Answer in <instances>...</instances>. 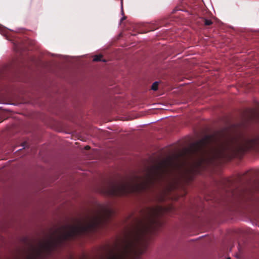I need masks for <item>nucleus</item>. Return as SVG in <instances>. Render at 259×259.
I'll list each match as a JSON object with an SVG mask.
<instances>
[{
    "label": "nucleus",
    "mask_w": 259,
    "mask_h": 259,
    "mask_svg": "<svg viewBox=\"0 0 259 259\" xmlns=\"http://www.w3.org/2000/svg\"><path fill=\"white\" fill-rule=\"evenodd\" d=\"M212 24V22L210 20H206L205 21V24L206 25H210Z\"/></svg>",
    "instance_id": "obj_9"
},
{
    "label": "nucleus",
    "mask_w": 259,
    "mask_h": 259,
    "mask_svg": "<svg viewBox=\"0 0 259 259\" xmlns=\"http://www.w3.org/2000/svg\"><path fill=\"white\" fill-rule=\"evenodd\" d=\"M102 57V55H95L94 56L93 61H101Z\"/></svg>",
    "instance_id": "obj_7"
},
{
    "label": "nucleus",
    "mask_w": 259,
    "mask_h": 259,
    "mask_svg": "<svg viewBox=\"0 0 259 259\" xmlns=\"http://www.w3.org/2000/svg\"><path fill=\"white\" fill-rule=\"evenodd\" d=\"M121 8L122 13H123V0H121Z\"/></svg>",
    "instance_id": "obj_10"
},
{
    "label": "nucleus",
    "mask_w": 259,
    "mask_h": 259,
    "mask_svg": "<svg viewBox=\"0 0 259 259\" xmlns=\"http://www.w3.org/2000/svg\"><path fill=\"white\" fill-rule=\"evenodd\" d=\"M166 209L161 206L146 207L142 218L136 220V224L126 235L121 246L115 252H111L107 259H138L144 253L149 236L154 234L161 227L160 217Z\"/></svg>",
    "instance_id": "obj_1"
},
{
    "label": "nucleus",
    "mask_w": 259,
    "mask_h": 259,
    "mask_svg": "<svg viewBox=\"0 0 259 259\" xmlns=\"http://www.w3.org/2000/svg\"><path fill=\"white\" fill-rule=\"evenodd\" d=\"M147 182H111L107 188V193L111 196H121L139 191L145 188Z\"/></svg>",
    "instance_id": "obj_5"
},
{
    "label": "nucleus",
    "mask_w": 259,
    "mask_h": 259,
    "mask_svg": "<svg viewBox=\"0 0 259 259\" xmlns=\"http://www.w3.org/2000/svg\"><path fill=\"white\" fill-rule=\"evenodd\" d=\"M158 164L149 168L147 176V181H151L162 177L167 167H175L181 169L183 171L181 174V178L192 181L195 175L200 174V169L203 168V164L206 163H156Z\"/></svg>",
    "instance_id": "obj_4"
},
{
    "label": "nucleus",
    "mask_w": 259,
    "mask_h": 259,
    "mask_svg": "<svg viewBox=\"0 0 259 259\" xmlns=\"http://www.w3.org/2000/svg\"><path fill=\"white\" fill-rule=\"evenodd\" d=\"M112 211L102 207L92 212L81 220H76L74 225H62L57 228L46 240L40 241L36 247L31 245L30 250L33 256H39L42 251L51 252L64 242L75 239L77 236L96 231L104 227L109 222Z\"/></svg>",
    "instance_id": "obj_3"
},
{
    "label": "nucleus",
    "mask_w": 259,
    "mask_h": 259,
    "mask_svg": "<svg viewBox=\"0 0 259 259\" xmlns=\"http://www.w3.org/2000/svg\"><path fill=\"white\" fill-rule=\"evenodd\" d=\"M89 148V147H88V146H86V147H85V148H86V149H88V148Z\"/></svg>",
    "instance_id": "obj_11"
},
{
    "label": "nucleus",
    "mask_w": 259,
    "mask_h": 259,
    "mask_svg": "<svg viewBox=\"0 0 259 259\" xmlns=\"http://www.w3.org/2000/svg\"><path fill=\"white\" fill-rule=\"evenodd\" d=\"M158 82H154L152 85L151 89L153 90V91H156L158 89Z\"/></svg>",
    "instance_id": "obj_8"
},
{
    "label": "nucleus",
    "mask_w": 259,
    "mask_h": 259,
    "mask_svg": "<svg viewBox=\"0 0 259 259\" xmlns=\"http://www.w3.org/2000/svg\"><path fill=\"white\" fill-rule=\"evenodd\" d=\"M212 147V150L218 156H226L237 153L259 149V137L244 139L240 141L230 136H207L189 148L173 151L160 162H185L193 159V157L203 154L206 149Z\"/></svg>",
    "instance_id": "obj_2"
},
{
    "label": "nucleus",
    "mask_w": 259,
    "mask_h": 259,
    "mask_svg": "<svg viewBox=\"0 0 259 259\" xmlns=\"http://www.w3.org/2000/svg\"><path fill=\"white\" fill-rule=\"evenodd\" d=\"M233 182L232 181L229 179H225L223 180V185L225 187H230L231 185H232Z\"/></svg>",
    "instance_id": "obj_6"
},
{
    "label": "nucleus",
    "mask_w": 259,
    "mask_h": 259,
    "mask_svg": "<svg viewBox=\"0 0 259 259\" xmlns=\"http://www.w3.org/2000/svg\"><path fill=\"white\" fill-rule=\"evenodd\" d=\"M227 259H231L230 257H228Z\"/></svg>",
    "instance_id": "obj_12"
}]
</instances>
